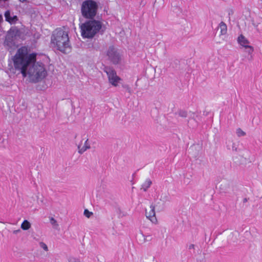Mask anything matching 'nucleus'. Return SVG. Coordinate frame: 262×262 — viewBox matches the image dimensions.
<instances>
[{
  "label": "nucleus",
  "mask_w": 262,
  "mask_h": 262,
  "mask_svg": "<svg viewBox=\"0 0 262 262\" xmlns=\"http://www.w3.org/2000/svg\"><path fill=\"white\" fill-rule=\"evenodd\" d=\"M36 54H28V48L22 47L18 49L13 57L14 66L20 70L24 77L29 75L34 82H37L46 77L47 72L42 63H35Z\"/></svg>",
  "instance_id": "nucleus-1"
},
{
  "label": "nucleus",
  "mask_w": 262,
  "mask_h": 262,
  "mask_svg": "<svg viewBox=\"0 0 262 262\" xmlns=\"http://www.w3.org/2000/svg\"><path fill=\"white\" fill-rule=\"evenodd\" d=\"M51 43L58 50L67 54L71 50L69 37L67 32L59 28L56 29L51 37Z\"/></svg>",
  "instance_id": "nucleus-2"
},
{
  "label": "nucleus",
  "mask_w": 262,
  "mask_h": 262,
  "mask_svg": "<svg viewBox=\"0 0 262 262\" xmlns=\"http://www.w3.org/2000/svg\"><path fill=\"white\" fill-rule=\"evenodd\" d=\"M102 27V24L99 20H88L80 26L81 36L83 38L93 37Z\"/></svg>",
  "instance_id": "nucleus-3"
},
{
  "label": "nucleus",
  "mask_w": 262,
  "mask_h": 262,
  "mask_svg": "<svg viewBox=\"0 0 262 262\" xmlns=\"http://www.w3.org/2000/svg\"><path fill=\"white\" fill-rule=\"evenodd\" d=\"M98 9V5L95 1L85 0L81 4V14L85 18L93 19L97 14Z\"/></svg>",
  "instance_id": "nucleus-4"
},
{
  "label": "nucleus",
  "mask_w": 262,
  "mask_h": 262,
  "mask_svg": "<svg viewBox=\"0 0 262 262\" xmlns=\"http://www.w3.org/2000/svg\"><path fill=\"white\" fill-rule=\"evenodd\" d=\"M103 71L106 73L108 82L113 86H117L121 79L117 75L116 71L112 67L105 66Z\"/></svg>",
  "instance_id": "nucleus-5"
},
{
  "label": "nucleus",
  "mask_w": 262,
  "mask_h": 262,
  "mask_svg": "<svg viewBox=\"0 0 262 262\" xmlns=\"http://www.w3.org/2000/svg\"><path fill=\"white\" fill-rule=\"evenodd\" d=\"M106 56L108 59L114 64L119 63L121 59L120 53L113 46L108 47L106 52Z\"/></svg>",
  "instance_id": "nucleus-6"
},
{
  "label": "nucleus",
  "mask_w": 262,
  "mask_h": 262,
  "mask_svg": "<svg viewBox=\"0 0 262 262\" xmlns=\"http://www.w3.org/2000/svg\"><path fill=\"white\" fill-rule=\"evenodd\" d=\"M4 16L6 20L11 24H15L18 20V17L16 15L11 16L9 10H7L5 12Z\"/></svg>",
  "instance_id": "nucleus-7"
},
{
  "label": "nucleus",
  "mask_w": 262,
  "mask_h": 262,
  "mask_svg": "<svg viewBox=\"0 0 262 262\" xmlns=\"http://www.w3.org/2000/svg\"><path fill=\"white\" fill-rule=\"evenodd\" d=\"M150 208L151 209L148 213L146 212V217L152 223H156L157 222V219L155 217V207L151 205H150Z\"/></svg>",
  "instance_id": "nucleus-8"
},
{
  "label": "nucleus",
  "mask_w": 262,
  "mask_h": 262,
  "mask_svg": "<svg viewBox=\"0 0 262 262\" xmlns=\"http://www.w3.org/2000/svg\"><path fill=\"white\" fill-rule=\"evenodd\" d=\"M238 43L243 47L249 46L250 42L249 40L242 34L240 35L237 38Z\"/></svg>",
  "instance_id": "nucleus-9"
},
{
  "label": "nucleus",
  "mask_w": 262,
  "mask_h": 262,
  "mask_svg": "<svg viewBox=\"0 0 262 262\" xmlns=\"http://www.w3.org/2000/svg\"><path fill=\"white\" fill-rule=\"evenodd\" d=\"M245 48V52L248 53V55H250V57H248V59L249 60H252V54L254 51V48L252 46H246V47H244Z\"/></svg>",
  "instance_id": "nucleus-10"
},
{
  "label": "nucleus",
  "mask_w": 262,
  "mask_h": 262,
  "mask_svg": "<svg viewBox=\"0 0 262 262\" xmlns=\"http://www.w3.org/2000/svg\"><path fill=\"white\" fill-rule=\"evenodd\" d=\"M221 35H225L227 33V26L224 22L222 21L219 25Z\"/></svg>",
  "instance_id": "nucleus-11"
},
{
  "label": "nucleus",
  "mask_w": 262,
  "mask_h": 262,
  "mask_svg": "<svg viewBox=\"0 0 262 262\" xmlns=\"http://www.w3.org/2000/svg\"><path fill=\"white\" fill-rule=\"evenodd\" d=\"M152 182L150 179H147L145 182L142 185V189L146 191L147 189L150 186Z\"/></svg>",
  "instance_id": "nucleus-12"
},
{
  "label": "nucleus",
  "mask_w": 262,
  "mask_h": 262,
  "mask_svg": "<svg viewBox=\"0 0 262 262\" xmlns=\"http://www.w3.org/2000/svg\"><path fill=\"white\" fill-rule=\"evenodd\" d=\"M31 227V224L27 220H25L21 225V228L24 230H28Z\"/></svg>",
  "instance_id": "nucleus-13"
},
{
  "label": "nucleus",
  "mask_w": 262,
  "mask_h": 262,
  "mask_svg": "<svg viewBox=\"0 0 262 262\" xmlns=\"http://www.w3.org/2000/svg\"><path fill=\"white\" fill-rule=\"evenodd\" d=\"M179 116L182 118H186L187 117V112L184 110H179L176 113Z\"/></svg>",
  "instance_id": "nucleus-14"
},
{
  "label": "nucleus",
  "mask_w": 262,
  "mask_h": 262,
  "mask_svg": "<svg viewBox=\"0 0 262 262\" xmlns=\"http://www.w3.org/2000/svg\"><path fill=\"white\" fill-rule=\"evenodd\" d=\"M39 246L40 247L42 248L44 250L46 251H48V248L47 245L43 242H40L39 243Z\"/></svg>",
  "instance_id": "nucleus-15"
},
{
  "label": "nucleus",
  "mask_w": 262,
  "mask_h": 262,
  "mask_svg": "<svg viewBox=\"0 0 262 262\" xmlns=\"http://www.w3.org/2000/svg\"><path fill=\"white\" fill-rule=\"evenodd\" d=\"M93 214L92 212L89 211L88 209H85L84 211V215L88 218H90Z\"/></svg>",
  "instance_id": "nucleus-16"
},
{
  "label": "nucleus",
  "mask_w": 262,
  "mask_h": 262,
  "mask_svg": "<svg viewBox=\"0 0 262 262\" xmlns=\"http://www.w3.org/2000/svg\"><path fill=\"white\" fill-rule=\"evenodd\" d=\"M50 220L51 224L53 226H58V224L57 223V221L53 217H51L50 219Z\"/></svg>",
  "instance_id": "nucleus-17"
},
{
  "label": "nucleus",
  "mask_w": 262,
  "mask_h": 262,
  "mask_svg": "<svg viewBox=\"0 0 262 262\" xmlns=\"http://www.w3.org/2000/svg\"><path fill=\"white\" fill-rule=\"evenodd\" d=\"M122 87L124 88L129 94H131L132 91L129 86L127 84L122 85Z\"/></svg>",
  "instance_id": "nucleus-18"
},
{
  "label": "nucleus",
  "mask_w": 262,
  "mask_h": 262,
  "mask_svg": "<svg viewBox=\"0 0 262 262\" xmlns=\"http://www.w3.org/2000/svg\"><path fill=\"white\" fill-rule=\"evenodd\" d=\"M69 262H81L80 259L75 257H71L69 259Z\"/></svg>",
  "instance_id": "nucleus-19"
},
{
  "label": "nucleus",
  "mask_w": 262,
  "mask_h": 262,
  "mask_svg": "<svg viewBox=\"0 0 262 262\" xmlns=\"http://www.w3.org/2000/svg\"><path fill=\"white\" fill-rule=\"evenodd\" d=\"M237 133L238 136H244L245 135V133L240 128L237 130Z\"/></svg>",
  "instance_id": "nucleus-20"
},
{
  "label": "nucleus",
  "mask_w": 262,
  "mask_h": 262,
  "mask_svg": "<svg viewBox=\"0 0 262 262\" xmlns=\"http://www.w3.org/2000/svg\"><path fill=\"white\" fill-rule=\"evenodd\" d=\"M195 245L194 244H190L188 246V248L189 250H194Z\"/></svg>",
  "instance_id": "nucleus-21"
},
{
  "label": "nucleus",
  "mask_w": 262,
  "mask_h": 262,
  "mask_svg": "<svg viewBox=\"0 0 262 262\" xmlns=\"http://www.w3.org/2000/svg\"><path fill=\"white\" fill-rule=\"evenodd\" d=\"M88 148H78V152L80 154H83Z\"/></svg>",
  "instance_id": "nucleus-22"
},
{
  "label": "nucleus",
  "mask_w": 262,
  "mask_h": 262,
  "mask_svg": "<svg viewBox=\"0 0 262 262\" xmlns=\"http://www.w3.org/2000/svg\"><path fill=\"white\" fill-rule=\"evenodd\" d=\"M88 140H86L85 141L84 145L83 147H85V148L90 147V145L88 144Z\"/></svg>",
  "instance_id": "nucleus-23"
},
{
  "label": "nucleus",
  "mask_w": 262,
  "mask_h": 262,
  "mask_svg": "<svg viewBox=\"0 0 262 262\" xmlns=\"http://www.w3.org/2000/svg\"><path fill=\"white\" fill-rule=\"evenodd\" d=\"M3 21V16L0 15V23Z\"/></svg>",
  "instance_id": "nucleus-24"
},
{
  "label": "nucleus",
  "mask_w": 262,
  "mask_h": 262,
  "mask_svg": "<svg viewBox=\"0 0 262 262\" xmlns=\"http://www.w3.org/2000/svg\"><path fill=\"white\" fill-rule=\"evenodd\" d=\"M246 202H247V198H245L243 200V202L244 203H246Z\"/></svg>",
  "instance_id": "nucleus-25"
},
{
  "label": "nucleus",
  "mask_w": 262,
  "mask_h": 262,
  "mask_svg": "<svg viewBox=\"0 0 262 262\" xmlns=\"http://www.w3.org/2000/svg\"><path fill=\"white\" fill-rule=\"evenodd\" d=\"M20 1L22 2H25L26 0H19Z\"/></svg>",
  "instance_id": "nucleus-26"
}]
</instances>
